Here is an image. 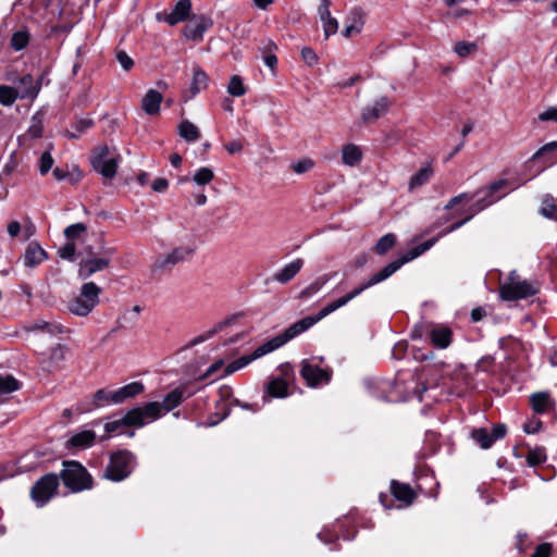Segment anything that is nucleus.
Returning a JSON list of instances; mask_svg holds the SVG:
<instances>
[{
	"mask_svg": "<svg viewBox=\"0 0 557 557\" xmlns=\"http://www.w3.org/2000/svg\"><path fill=\"white\" fill-rule=\"evenodd\" d=\"M158 414L159 411L156 404H146L143 407L131 409L121 419L106 423L104 429L108 433H112L124 426L141 428L156 421Z\"/></svg>",
	"mask_w": 557,
	"mask_h": 557,
	"instance_id": "f257e3e1",
	"label": "nucleus"
},
{
	"mask_svg": "<svg viewBox=\"0 0 557 557\" xmlns=\"http://www.w3.org/2000/svg\"><path fill=\"white\" fill-rule=\"evenodd\" d=\"M101 288L96 283H84L79 293L69 300V311L76 317H87L98 306Z\"/></svg>",
	"mask_w": 557,
	"mask_h": 557,
	"instance_id": "f03ea898",
	"label": "nucleus"
},
{
	"mask_svg": "<svg viewBox=\"0 0 557 557\" xmlns=\"http://www.w3.org/2000/svg\"><path fill=\"white\" fill-rule=\"evenodd\" d=\"M537 287L532 283L520 280L516 271H512L508 281L503 283L499 288V296L503 300L511 301L523 299L536 294Z\"/></svg>",
	"mask_w": 557,
	"mask_h": 557,
	"instance_id": "7ed1b4c3",
	"label": "nucleus"
},
{
	"mask_svg": "<svg viewBox=\"0 0 557 557\" xmlns=\"http://www.w3.org/2000/svg\"><path fill=\"white\" fill-rule=\"evenodd\" d=\"M61 478L72 491H82L91 486V478L86 469L76 461H65Z\"/></svg>",
	"mask_w": 557,
	"mask_h": 557,
	"instance_id": "20e7f679",
	"label": "nucleus"
},
{
	"mask_svg": "<svg viewBox=\"0 0 557 557\" xmlns=\"http://www.w3.org/2000/svg\"><path fill=\"white\" fill-rule=\"evenodd\" d=\"M59 478L54 473L41 476L32 487L30 496L38 506H44L57 493Z\"/></svg>",
	"mask_w": 557,
	"mask_h": 557,
	"instance_id": "39448f33",
	"label": "nucleus"
},
{
	"mask_svg": "<svg viewBox=\"0 0 557 557\" xmlns=\"http://www.w3.org/2000/svg\"><path fill=\"white\" fill-rule=\"evenodd\" d=\"M133 456L127 451L113 454L104 471V476L112 481H122L132 471Z\"/></svg>",
	"mask_w": 557,
	"mask_h": 557,
	"instance_id": "423d86ee",
	"label": "nucleus"
},
{
	"mask_svg": "<svg viewBox=\"0 0 557 557\" xmlns=\"http://www.w3.org/2000/svg\"><path fill=\"white\" fill-rule=\"evenodd\" d=\"M315 323H317V319H313L312 317H306V318L295 322L289 327H287L282 334L265 342V344L268 346L267 348H269L270 351H273V350L282 347L283 345H285L287 342H289L294 337L306 332L308 329L313 326Z\"/></svg>",
	"mask_w": 557,
	"mask_h": 557,
	"instance_id": "0eeeda50",
	"label": "nucleus"
},
{
	"mask_svg": "<svg viewBox=\"0 0 557 557\" xmlns=\"http://www.w3.org/2000/svg\"><path fill=\"white\" fill-rule=\"evenodd\" d=\"M110 263L111 259L109 256L82 259L78 264V277L86 280L92 274L108 269Z\"/></svg>",
	"mask_w": 557,
	"mask_h": 557,
	"instance_id": "6e6552de",
	"label": "nucleus"
},
{
	"mask_svg": "<svg viewBox=\"0 0 557 557\" xmlns=\"http://www.w3.org/2000/svg\"><path fill=\"white\" fill-rule=\"evenodd\" d=\"M432 345L438 349L447 348L453 342V331L444 324L430 323L426 325Z\"/></svg>",
	"mask_w": 557,
	"mask_h": 557,
	"instance_id": "1a4fd4ad",
	"label": "nucleus"
},
{
	"mask_svg": "<svg viewBox=\"0 0 557 557\" xmlns=\"http://www.w3.org/2000/svg\"><path fill=\"white\" fill-rule=\"evenodd\" d=\"M397 271L396 264H387L384 267L380 272L373 274L369 280L366 282L360 283L358 286H356L354 289L347 293L350 300L358 297L361 293H363L366 289L370 288L371 286L379 284L383 282L384 280L388 278L391 275H393Z\"/></svg>",
	"mask_w": 557,
	"mask_h": 557,
	"instance_id": "9d476101",
	"label": "nucleus"
},
{
	"mask_svg": "<svg viewBox=\"0 0 557 557\" xmlns=\"http://www.w3.org/2000/svg\"><path fill=\"white\" fill-rule=\"evenodd\" d=\"M301 376L311 387H315L323 383H329L331 380V373L327 370L321 369L317 366H312L307 361L302 362Z\"/></svg>",
	"mask_w": 557,
	"mask_h": 557,
	"instance_id": "9b49d317",
	"label": "nucleus"
},
{
	"mask_svg": "<svg viewBox=\"0 0 557 557\" xmlns=\"http://www.w3.org/2000/svg\"><path fill=\"white\" fill-rule=\"evenodd\" d=\"M194 252L195 249L191 246L175 247L159 260V267L163 269L172 268L180 262L190 259Z\"/></svg>",
	"mask_w": 557,
	"mask_h": 557,
	"instance_id": "f8f14e48",
	"label": "nucleus"
},
{
	"mask_svg": "<svg viewBox=\"0 0 557 557\" xmlns=\"http://www.w3.org/2000/svg\"><path fill=\"white\" fill-rule=\"evenodd\" d=\"M212 25V21L203 15L191 18L184 27V35L187 39L199 41L203 34Z\"/></svg>",
	"mask_w": 557,
	"mask_h": 557,
	"instance_id": "ddd939ff",
	"label": "nucleus"
},
{
	"mask_svg": "<svg viewBox=\"0 0 557 557\" xmlns=\"http://www.w3.org/2000/svg\"><path fill=\"white\" fill-rule=\"evenodd\" d=\"M191 10L190 0H180L170 13H162L158 15L159 21H164L173 26L185 21Z\"/></svg>",
	"mask_w": 557,
	"mask_h": 557,
	"instance_id": "4468645a",
	"label": "nucleus"
},
{
	"mask_svg": "<svg viewBox=\"0 0 557 557\" xmlns=\"http://www.w3.org/2000/svg\"><path fill=\"white\" fill-rule=\"evenodd\" d=\"M320 5L318 8V14L322 22V27L324 32L325 38H329L331 35H334L338 29V22L335 17L331 15L330 7L332 4L331 0H320Z\"/></svg>",
	"mask_w": 557,
	"mask_h": 557,
	"instance_id": "2eb2a0df",
	"label": "nucleus"
},
{
	"mask_svg": "<svg viewBox=\"0 0 557 557\" xmlns=\"http://www.w3.org/2000/svg\"><path fill=\"white\" fill-rule=\"evenodd\" d=\"M389 104L391 102L387 97L379 98L373 104L363 109L361 114L362 121L367 124L376 121L387 112Z\"/></svg>",
	"mask_w": 557,
	"mask_h": 557,
	"instance_id": "dca6fc26",
	"label": "nucleus"
},
{
	"mask_svg": "<svg viewBox=\"0 0 557 557\" xmlns=\"http://www.w3.org/2000/svg\"><path fill=\"white\" fill-rule=\"evenodd\" d=\"M267 344H262L261 346H259L257 349H255L250 355L248 356H243L240 358H238L237 360L231 362L230 364H227L224 369V375H228V374H232L234 373L235 371L246 367L247 364H249L251 361L271 352L269 348H267Z\"/></svg>",
	"mask_w": 557,
	"mask_h": 557,
	"instance_id": "f3484780",
	"label": "nucleus"
},
{
	"mask_svg": "<svg viewBox=\"0 0 557 557\" xmlns=\"http://www.w3.org/2000/svg\"><path fill=\"white\" fill-rule=\"evenodd\" d=\"M48 258L46 250L36 242L30 243L24 253V265L35 268Z\"/></svg>",
	"mask_w": 557,
	"mask_h": 557,
	"instance_id": "a211bd4d",
	"label": "nucleus"
},
{
	"mask_svg": "<svg viewBox=\"0 0 557 557\" xmlns=\"http://www.w3.org/2000/svg\"><path fill=\"white\" fill-rule=\"evenodd\" d=\"M184 398V389L175 388L171 391L164 398L162 403L151 401L150 404H156L158 406L159 414L157 419L163 416L164 412L171 411L176 408Z\"/></svg>",
	"mask_w": 557,
	"mask_h": 557,
	"instance_id": "6ab92c4d",
	"label": "nucleus"
},
{
	"mask_svg": "<svg viewBox=\"0 0 557 557\" xmlns=\"http://www.w3.org/2000/svg\"><path fill=\"white\" fill-rule=\"evenodd\" d=\"M163 96L156 89H149L141 99V109L148 115H157L160 112V106Z\"/></svg>",
	"mask_w": 557,
	"mask_h": 557,
	"instance_id": "aec40b11",
	"label": "nucleus"
},
{
	"mask_svg": "<svg viewBox=\"0 0 557 557\" xmlns=\"http://www.w3.org/2000/svg\"><path fill=\"white\" fill-rule=\"evenodd\" d=\"M40 88V81L35 79L30 74H26L23 77H21L18 82L20 98L35 99L39 94Z\"/></svg>",
	"mask_w": 557,
	"mask_h": 557,
	"instance_id": "412c9836",
	"label": "nucleus"
},
{
	"mask_svg": "<svg viewBox=\"0 0 557 557\" xmlns=\"http://www.w3.org/2000/svg\"><path fill=\"white\" fill-rule=\"evenodd\" d=\"M304 265V260L297 258L292 262L284 265L280 271L273 274V280L281 283L286 284L292 281L301 270Z\"/></svg>",
	"mask_w": 557,
	"mask_h": 557,
	"instance_id": "4be33fe9",
	"label": "nucleus"
},
{
	"mask_svg": "<svg viewBox=\"0 0 557 557\" xmlns=\"http://www.w3.org/2000/svg\"><path fill=\"white\" fill-rule=\"evenodd\" d=\"M143 392L144 384L141 382H132L114 391V394L112 395L113 404H122L126 399L136 397Z\"/></svg>",
	"mask_w": 557,
	"mask_h": 557,
	"instance_id": "5701e85b",
	"label": "nucleus"
},
{
	"mask_svg": "<svg viewBox=\"0 0 557 557\" xmlns=\"http://www.w3.org/2000/svg\"><path fill=\"white\" fill-rule=\"evenodd\" d=\"M530 403L533 410L537 413H544L555 407V401L547 392L532 394L530 396Z\"/></svg>",
	"mask_w": 557,
	"mask_h": 557,
	"instance_id": "b1692460",
	"label": "nucleus"
},
{
	"mask_svg": "<svg viewBox=\"0 0 557 557\" xmlns=\"http://www.w3.org/2000/svg\"><path fill=\"white\" fill-rule=\"evenodd\" d=\"M362 152L360 147L354 144H346L342 148V160L348 166H355L360 163Z\"/></svg>",
	"mask_w": 557,
	"mask_h": 557,
	"instance_id": "393cba45",
	"label": "nucleus"
},
{
	"mask_svg": "<svg viewBox=\"0 0 557 557\" xmlns=\"http://www.w3.org/2000/svg\"><path fill=\"white\" fill-rule=\"evenodd\" d=\"M391 491L396 499L401 500L407 505H410L414 498V493L408 484H403L393 481L391 485Z\"/></svg>",
	"mask_w": 557,
	"mask_h": 557,
	"instance_id": "a878e982",
	"label": "nucleus"
},
{
	"mask_svg": "<svg viewBox=\"0 0 557 557\" xmlns=\"http://www.w3.org/2000/svg\"><path fill=\"white\" fill-rule=\"evenodd\" d=\"M178 135L188 143H194L200 138L199 128L188 120H184L178 124Z\"/></svg>",
	"mask_w": 557,
	"mask_h": 557,
	"instance_id": "bb28decb",
	"label": "nucleus"
},
{
	"mask_svg": "<svg viewBox=\"0 0 557 557\" xmlns=\"http://www.w3.org/2000/svg\"><path fill=\"white\" fill-rule=\"evenodd\" d=\"M96 434L92 431H82L67 441L69 447L87 448L94 444Z\"/></svg>",
	"mask_w": 557,
	"mask_h": 557,
	"instance_id": "cd10ccee",
	"label": "nucleus"
},
{
	"mask_svg": "<svg viewBox=\"0 0 557 557\" xmlns=\"http://www.w3.org/2000/svg\"><path fill=\"white\" fill-rule=\"evenodd\" d=\"M329 280L330 276L327 274L319 276L299 293V298H310L311 296L320 292L322 287L329 282Z\"/></svg>",
	"mask_w": 557,
	"mask_h": 557,
	"instance_id": "c85d7f7f",
	"label": "nucleus"
},
{
	"mask_svg": "<svg viewBox=\"0 0 557 557\" xmlns=\"http://www.w3.org/2000/svg\"><path fill=\"white\" fill-rule=\"evenodd\" d=\"M433 175V168L431 164L423 165L410 180L409 188L414 189L425 184Z\"/></svg>",
	"mask_w": 557,
	"mask_h": 557,
	"instance_id": "c756f323",
	"label": "nucleus"
},
{
	"mask_svg": "<svg viewBox=\"0 0 557 557\" xmlns=\"http://www.w3.org/2000/svg\"><path fill=\"white\" fill-rule=\"evenodd\" d=\"M96 172L100 173L106 178H113L116 174L117 162L114 158L108 159L96 164H92Z\"/></svg>",
	"mask_w": 557,
	"mask_h": 557,
	"instance_id": "7c9ffc66",
	"label": "nucleus"
},
{
	"mask_svg": "<svg viewBox=\"0 0 557 557\" xmlns=\"http://www.w3.org/2000/svg\"><path fill=\"white\" fill-rule=\"evenodd\" d=\"M540 211L544 216L557 221V198L547 195L542 201Z\"/></svg>",
	"mask_w": 557,
	"mask_h": 557,
	"instance_id": "2f4dec72",
	"label": "nucleus"
},
{
	"mask_svg": "<svg viewBox=\"0 0 557 557\" xmlns=\"http://www.w3.org/2000/svg\"><path fill=\"white\" fill-rule=\"evenodd\" d=\"M268 393L272 397H286L287 396V383L280 377L273 379L268 384Z\"/></svg>",
	"mask_w": 557,
	"mask_h": 557,
	"instance_id": "473e14b6",
	"label": "nucleus"
},
{
	"mask_svg": "<svg viewBox=\"0 0 557 557\" xmlns=\"http://www.w3.org/2000/svg\"><path fill=\"white\" fill-rule=\"evenodd\" d=\"M20 97V91L7 85H0V103L2 106H12Z\"/></svg>",
	"mask_w": 557,
	"mask_h": 557,
	"instance_id": "72a5a7b5",
	"label": "nucleus"
},
{
	"mask_svg": "<svg viewBox=\"0 0 557 557\" xmlns=\"http://www.w3.org/2000/svg\"><path fill=\"white\" fill-rule=\"evenodd\" d=\"M208 86V76L207 74L200 70L199 67L194 69V76L191 82V92L196 95L200 90L205 89Z\"/></svg>",
	"mask_w": 557,
	"mask_h": 557,
	"instance_id": "f704fd0d",
	"label": "nucleus"
},
{
	"mask_svg": "<svg viewBox=\"0 0 557 557\" xmlns=\"http://www.w3.org/2000/svg\"><path fill=\"white\" fill-rule=\"evenodd\" d=\"M395 243L396 236L392 233H388L377 240L374 250L379 255H384L394 247Z\"/></svg>",
	"mask_w": 557,
	"mask_h": 557,
	"instance_id": "c9c22d12",
	"label": "nucleus"
},
{
	"mask_svg": "<svg viewBox=\"0 0 557 557\" xmlns=\"http://www.w3.org/2000/svg\"><path fill=\"white\" fill-rule=\"evenodd\" d=\"M455 53L460 58H467L478 51V45L469 41H458L454 46Z\"/></svg>",
	"mask_w": 557,
	"mask_h": 557,
	"instance_id": "e433bc0d",
	"label": "nucleus"
},
{
	"mask_svg": "<svg viewBox=\"0 0 557 557\" xmlns=\"http://www.w3.org/2000/svg\"><path fill=\"white\" fill-rule=\"evenodd\" d=\"M471 436L484 449L490 448L494 443V438L485 429L473 430Z\"/></svg>",
	"mask_w": 557,
	"mask_h": 557,
	"instance_id": "4c0bfd02",
	"label": "nucleus"
},
{
	"mask_svg": "<svg viewBox=\"0 0 557 557\" xmlns=\"http://www.w3.org/2000/svg\"><path fill=\"white\" fill-rule=\"evenodd\" d=\"M213 178V171L207 166L198 169L193 175V181L200 186L209 184Z\"/></svg>",
	"mask_w": 557,
	"mask_h": 557,
	"instance_id": "58836bf2",
	"label": "nucleus"
},
{
	"mask_svg": "<svg viewBox=\"0 0 557 557\" xmlns=\"http://www.w3.org/2000/svg\"><path fill=\"white\" fill-rule=\"evenodd\" d=\"M114 394V391H107V389H98L94 394V406L99 408L107 406L109 404H113L112 395Z\"/></svg>",
	"mask_w": 557,
	"mask_h": 557,
	"instance_id": "ea45409f",
	"label": "nucleus"
},
{
	"mask_svg": "<svg viewBox=\"0 0 557 557\" xmlns=\"http://www.w3.org/2000/svg\"><path fill=\"white\" fill-rule=\"evenodd\" d=\"M227 91L230 95L234 97H242L245 95L246 89L244 87L242 78L238 75H234L231 77L227 85Z\"/></svg>",
	"mask_w": 557,
	"mask_h": 557,
	"instance_id": "a19ab883",
	"label": "nucleus"
},
{
	"mask_svg": "<svg viewBox=\"0 0 557 557\" xmlns=\"http://www.w3.org/2000/svg\"><path fill=\"white\" fill-rule=\"evenodd\" d=\"M479 193H484V197L481 198L480 200H478V202L475 203L474 207H475L476 211H481V210L485 209L486 207L493 205L494 202L499 200L505 195V193H503L500 195L487 194L486 188L480 190Z\"/></svg>",
	"mask_w": 557,
	"mask_h": 557,
	"instance_id": "79ce46f5",
	"label": "nucleus"
},
{
	"mask_svg": "<svg viewBox=\"0 0 557 557\" xmlns=\"http://www.w3.org/2000/svg\"><path fill=\"white\" fill-rule=\"evenodd\" d=\"M87 227L84 223H75L64 230V235L69 242H74L81 235L85 234Z\"/></svg>",
	"mask_w": 557,
	"mask_h": 557,
	"instance_id": "37998d69",
	"label": "nucleus"
},
{
	"mask_svg": "<svg viewBox=\"0 0 557 557\" xmlns=\"http://www.w3.org/2000/svg\"><path fill=\"white\" fill-rule=\"evenodd\" d=\"M20 388L18 382L12 376H0V394H9Z\"/></svg>",
	"mask_w": 557,
	"mask_h": 557,
	"instance_id": "c03bdc74",
	"label": "nucleus"
},
{
	"mask_svg": "<svg viewBox=\"0 0 557 557\" xmlns=\"http://www.w3.org/2000/svg\"><path fill=\"white\" fill-rule=\"evenodd\" d=\"M546 460V454L544 448H535L530 450L527 456V461L530 466H537Z\"/></svg>",
	"mask_w": 557,
	"mask_h": 557,
	"instance_id": "a18cd8bd",
	"label": "nucleus"
},
{
	"mask_svg": "<svg viewBox=\"0 0 557 557\" xmlns=\"http://www.w3.org/2000/svg\"><path fill=\"white\" fill-rule=\"evenodd\" d=\"M28 39V35L24 32L14 33L11 38V46L16 51L22 50L27 46Z\"/></svg>",
	"mask_w": 557,
	"mask_h": 557,
	"instance_id": "49530a36",
	"label": "nucleus"
},
{
	"mask_svg": "<svg viewBox=\"0 0 557 557\" xmlns=\"http://www.w3.org/2000/svg\"><path fill=\"white\" fill-rule=\"evenodd\" d=\"M422 253L423 252L421 251L420 246H417V247L412 248L410 251H408L404 257L391 262L389 264H396L397 270H398L403 264L416 259L417 257H419Z\"/></svg>",
	"mask_w": 557,
	"mask_h": 557,
	"instance_id": "de8ad7c7",
	"label": "nucleus"
},
{
	"mask_svg": "<svg viewBox=\"0 0 557 557\" xmlns=\"http://www.w3.org/2000/svg\"><path fill=\"white\" fill-rule=\"evenodd\" d=\"M314 166V162L311 159H302L293 163L292 169L297 174H304L310 171Z\"/></svg>",
	"mask_w": 557,
	"mask_h": 557,
	"instance_id": "09e8293b",
	"label": "nucleus"
},
{
	"mask_svg": "<svg viewBox=\"0 0 557 557\" xmlns=\"http://www.w3.org/2000/svg\"><path fill=\"white\" fill-rule=\"evenodd\" d=\"M75 250H76L75 243L67 242L63 247H61L58 250V255L62 259L72 261V260H74Z\"/></svg>",
	"mask_w": 557,
	"mask_h": 557,
	"instance_id": "8fccbe9b",
	"label": "nucleus"
},
{
	"mask_svg": "<svg viewBox=\"0 0 557 557\" xmlns=\"http://www.w3.org/2000/svg\"><path fill=\"white\" fill-rule=\"evenodd\" d=\"M94 125V122L91 119H82L74 124V128L77 132V134H69L70 138H77L81 134H83L85 131L90 128Z\"/></svg>",
	"mask_w": 557,
	"mask_h": 557,
	"instance_id": "3c124183",
	"label": "nucleus"
},
{
	"mask_svg": "<svg viewBox=\"0 0 557 557\" xmlns=\"http://www.w3.org/2000/svg\"><path fill=\"white\" fill-rule=\"evenodd\" d=\"M66 348L65 346L58 345L51 349L50 361L53 364H59L65 359Z\"/></svg>",
	"mask_w": 557,
	"mask_h": 557,
	"instance_id": "603ef678",
	"label": "nucleus"
},
{
	"mask_svg": "<svg viewBox=\"0 0 557 557\" xmlns=\"http://www.w3.org/2000/svg\"><path fill=\"white\" fill-rule=\"evenodd\" d=\"M347 23H351L354 25H358L360 29H362L363 26V11L360 8H355L350 11Z\"/></svg>",
	"mask_w": 557,
	"mask_h": 557,
	"instance_id": "864d4df0",
	"label": "nucleus"
},
{
	"mask_svg": "<svg viewBox=\"0 0 557 557\" xmlns=\"http://www.w3.org/2000/svg\"><path fill=\"white\" fill-rule=\"evenodd\" d=\"M53 165V159L49 151H46L40 157L39 171L42 175L47 174Z\"/></svg>",
	"mask_w": 557,
	"mask_h": 557,
	"instance_id": "5fc2aeb1",
	"label": "nucleus"
},
{
	"mask_svg": "<svg viewBox=\"0 0 557 557\" xmlns=\"http://www.w3.org/2000/svg\"><path fill=\"white\" fill-rule=\"evenodd\" d=\"M108 159H112L111 157H109L108 146L97 147L91 157V165Z\"/></svg>",
	"mask_w": 557,
	"mask_h": 557,
	"instance_id": "6e6d98bb",
	"label": "nucleus"
},
{
	"mask_svg": "<svg viewBox=\"0 0 557 557\" xmlns=\"http://www.w3.org/2000/svg\"><path fill=\"white\" fill-rule=\"evenodd\" d=\"M115 57L123 70L129 71L134 66L133 59L125 51L119 50Z\"/></svg>",
	"mask_w": 557,
	"mask_h": 557,
	"instance_id": "4d7b16f0",
	"label": "nucleus"
},
{
	"mask_svg": "<svg viewBox=\"0 0 557 557\" xmlns=\"http://www.w3.org/2000/svg\"><path fill=\"white\" fill-rule=\"evenodd\" d=\"M553 546L549 543L540 544L530 557H549Z\"/></svg>",
	"mask_w": 557,
	"mask_h": 557,
	"instance_id": "13d9d810",
	"label": "nucleus"
},
{
	"mask_svg": "<svg viewBox=\"0 0 557 557\" xmlns=\"http://www.w3.org/2000/svg\"><path fill=\"white\" fill-rule=\"evenodd\" d=\"M508 185L506 180H499L486 187L487 194L500 195L499 193Z\"/></svg>",
	"mask_w": 557,
	"mask_h": 557,
	"instance_id": "bf43d9fd",
	"label": "nucleus"
},
{
	"mask_svg": "<svg viewBox=\"0 0 557 557\" xmlns=\"http://www.w3.org/2000/svg\"><path fill=\"white\" fill-rule=\"evenodd\" d=\"M301 57H302V60L308 64V65H313L317 61H318V57L317 54L314 53V51L310 48H304L301 50Z\"/></svg>",
	"mask_w": 557,
	"mask_h": 557,
	"instance_id": "052dcab7",
	"label": "nucleus"
},
{
	"mask_svg": "<svg viewBox=\"0 0 557 557\" xmlns=\"http://www.w3.org/2000/svg\"><path fill=\"white\" fill-rule=\"evenodd\" d=\"M215 333V331H208L207 333L205 334H201L195 338H193L186 346L185 348H191L200 343H203L205 341L211 338L213 336V334Z\"/></svg>",
	"mask_w": 557,
	"mask_h": 557,
	"instance_id": "680f3d73",
	"label": "nucleus"
},
{
	"mask_svg": "<svg viewBox=\"0 0 557 557\" xmlns=\"http://www.w3.org/2000/svg\"><path fill=\"white\" fill-rule=\"evenodd\" d=\"M336 307L334 305V302H330L327 304L324 308H322L318 314L315 317H312L313 319H317V322L321 321L322 319H324L325 317H327L329 314H331L332 312L336 311Z\"/></svg>",
	"mask_w": 557,
	"mask_h": 557,
	"instance_id": "e2e57ef3",
	"label": "nucleus"
},
{
	"mask_svg": "<svg viewBox=\"0 0 557 557\" xmlns=\"http://www.w3.org/2000/svg\"><path fill=\"white\" fill-rule=\"evenodd\" d=\"M555 149H557V140L556 141H550L546 145H544L543 147H541L533 156H532V160H535L540 157H542L545 152H550V151H554Z\"/></svg>",
	"mask_w": 557,
	"mask_h": 557,
	"instance_id": "0e129e2a",
	"label": "nucleus"
},
{
	"mask_svg": "<svg viewBox=\"0 0 557 557\" xmlns=\"http://www.w3.org/2000/svg\"><path fill=\"white\" fill-rule=\"evenodd\" d=\"M223 366H224V361L222 359L216 360L214 363H212L206 370V372L202 374L201 379L205 380V379L210 377L212 374H214L215 372L221 370Z\"/></svg>",
	"mask_w": 557,
	"mask_h": 557,
	"instance_id": "69168bd1",
	"label": "nucleus"
},
{
	"mask_svg": "<svg viewBox=\"0 0 557 557\" xmlns=\"http://www.w3.org/2000/svg\"><path fill=\"white\" fill-rule=\"evenodd\" d=\"M539 119L541 121H550V120H554L557 122V108L556 107H549L547 110H545L544 112H542L540 115H539Z\"/></svg>",
	"mask_w": 557,
	"mask_h": 557,
	"instance_id": "338daca9",
	"label": "nucleus"
},
{
	"mask_svg": "<svg viewBox=\"0 0 557 557\" xmlns=\"http://www.w3.org/2000/svg\"><path fill=\"white\" fill-rule=\"evenodd\" d=\"M151 187L157 193H163L168 189L169 182H168V180H165L163 177H159L153 181Z\"/></svg>",
	"mask_w": 557,
	"mask_h": 557,
	"instance_id": "774afa93",
	"label": "nucleus"
}]
</instances>
